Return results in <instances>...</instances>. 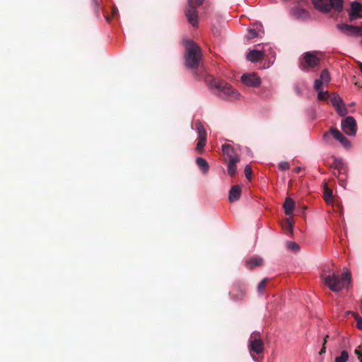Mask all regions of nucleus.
<instances>
[{"mask_svg":"<svg viewBox=\"0 0 362 362\" xmlns=\"http://www.w3.org/2000/svg\"><path fill=\"white\" fill-rule=\"evenodd\" d=\"M92 8H93L95 16L98 19H101L102 16L105 18L107 22H110L111 18L105 14L103 11V6L100 4L98 0H92Z\"/></svg>","mask_w":362,"mask_h":362,"instance_id":"nucleus-17","label":"nucleus"},{"mask_svg":"<svg viewBox=\"0 0 362 362\" xmlns=\"http://www.w3.org/2000/svg\"><path fill=\"white\" fill-rule=\"evenodd\" d=\"M241 82L248 87L258 88L261 83V79L256 74L248 73L241 76Z\"/></svg>","mask_w":362,"mask_h":362,"instance_id":"nucleus-11","label":"nucleus"},{"mask_svg":"<svg viewBox=\"0 0 362 362\" xmlns=\"http://www.w3.org/2000/svg\"><path fill=\"white\" fill-rule=\"evenodd\" d=\"M283 206L285 211V214L288 216H290L292 214L294 210L295 202L291 198L287 197Z\"/></svg>","mask_w":362,"mask_h":362,"instance_id":"nucleus-23","label":"nucleus"},{"mask_svg":"<svg viewBox=\"0 0 362 362\" xmlns=\"http://www.w3.org/2000/svg\"><path fill=\"white\" fill-rule=\"evenodd\" d=\"M192 129H196L198 134V142L196 146V151L200 153L206 145V132L199 121H196L194 124H192Z\"/></svg>","mask_w":362,"mask_h":362,"instance_id":"nucleus-6","label":"nucleus"},{"mask_svg":"<svg viewBox=\"0 0 362 362\" xmlns=\"http://www.w3.org/2000/svg\"><path fill=\"white\" fill-rule=\"evenodd\" d=\"M320 58L317 56L316 52H308L304 53L300 60V67L302 69L308 68H315L320 64Z\"/></svg>","mask_w":362,"mask_h":362,"instance_id":"nucleus-7","label":"nucleus"},{"mask_svg":"<svg viewBox=\"0 0 362 362\" xmlns=\"http://www.w3.org/2000/svg\"><path fill=\"white\" fill-rule=\"evenodd\" d=\"M349 359V354L346 351H342L340 356L335 358V362H346Z\"/></svg>","mask_w":362,"mask_h":362,"instance_id":"nucleus-28","label":"nucleus"},{"mask_svg":"<svg viewBox=\"0 0 362 362\" xmlns=\"http://www.w3.org/2000/svg\"><path fill=\"white\" fill-rule=\"evenodd\" d=\"M358 66H359L360 71H361V73H362V63H361V62H359V64H358Z\"/></svg>","mask_w":362,"mask_h":362,"instance_id":"nucleus-37","label":"nucleus"},{"mask_svg":"<svg viewBox=\"0 0 362 362\" xmlns=\"http://www.w3.org/2000/svg\"><path fill=\"white\" fill-rule=\"evenodd\" d=\"M252 170L249 165H246L245 168V174L247 180H250L252 177Z\"/></svg>","mask_w":362,"mask_h":362,"instance_id":"nucleus-30","label":"nucleus"},{"mask_svg":"<svg viewBox=\"0 0 362 362\" xmlns=\"http://www.w3.org/2000/svg\"><path fill=\"white\" fill-rule=\"evenodd\" d=\"M196 163L198 165V167L202 170L204 174H206L209 171V164L206 162V160L203 158H197Z\"/></svg>","mask_w":362,"mask_h":362,"instance_id":"nucleus-26","label":"nucleus"},{"mask_svg":"<svg viewBox=\"0 0 362 362\" xmlns=\"http://www.w3.org/2000/svg\"><path fill=\"white\" fill-rule=\"evenodd\" d=\"M354 354L357 356L358 359L361 361V359L362 358V352L358 349H356L354 351Z\"/></svg>","mask_w":362,"mask_h":362,"instance_id":"nucleus-35","label":"nucleus"},{"mask_svg":"<svg viewBox=\"0 0 362 362\" xmlns=\"http://www.w3.org/2000/svg\"><path fill=\"white\" fill-rule=\"evenodd\" d=\"M287 245H288V249L293 250V251H297L299 249L298 245L297 243H296L295 242H288Z\"/></svg>","mask_w":362,"mask_h":362,"instance_id":"nucleus-31","label":"nucleus"},{"mask_svg":"<svg viewBox=\"0 0 362 362\" xmlns=\"http://www.w3.org/2000/svg\"><path fill=\"white\" fill-rule=\"evenodd\" d=\"M300 170V167L296 168V170H295V171L297 172V173L299 172Z\"/></svg>","mask_w":362,"mask_h":362,"instance_id":"nucleus-38","label":"nucleus"},{"mask_svg":"<svg viewBox=\"0 0 362 362\" xmlns=\"http://www.w3.org/2000/svg\"><path fill=\"white\" fill-rule=\"evenodd\" d=\"M341 127L344 134L349 136H354L357 132L356 119L352 116H347L341 120Z\"/></svg>","mask_w":362,"mask_h":362,"instance_id":"nucleus-8","label":"nucleus"},{"mask_svg":"<svg viewBox=\"0 0 362 362\" xmlns=\"http://www.w3.org/2000/svg\"><path fill=\"white\" fill-rule=\"evenodd\" d=\"M329 92H317V98L320 100L329 101L334 106L337 112L340 116H345L347 114V109L341 99V98L336 93L332 95L329 94Z\"/></svg>","mask_w":362,"mask_h":362,"instance_id":"nucleus-3","label":"nucleus"},{"mask_svg":"<svg viewBox=\"0 0 362 362\" xmlns=\"http://www.w3.org/2000/svg\"><path fill=\"white\" fill-rule=\"evenodd\" d=\"M112 15L113 17H116L118 15V9L115 7L112 8Z\"/></svg>","mask_w":362,"mask_h":362,"instance_id":"nucleus-36","label":"nucleus"},{"mask_svg":"<svg viewBox=\"0 0 362 362\" xmlns=\"http://www.w3.org/2000/svg\"><path fill=\"white\" fill-rule=\"evenodd\" d=\"M279 167L282 170H286L289 168V163L286 161H282L279 164Z\"/></svg>","mask_w":362,"mask_h":362,"instance_id":"nucleus-33","label":"nucleus"},{"mask_svg":"<svg viewBox=\"0 0 362 362\" xmlns=\"http://www.w3.org/2000/svg\"><path fill=\"white\" fill-rule=\"evenodd\" d=\"M324 197H325V200L326 201V202L329 203V202H332V190L329 189V188L326 187L325 189Z\"/></svg>","mask_w":362,"mask_h":362,"instance_id":"nucleus-29","label":"nucleus"},{"mask_svg":"<svg viewBox=\"0 0 362 362\" xmlns=\"http://www.w3.org/2000/svg\"><path fill=\"white\" fill-rule=\"evenodd\" d=\"M356 326L358 329H362V317L356 318Z\"/></svg>","mask_w":362,"mask_h":362,"instance_id":"nucleus-34","label":"nucleus"},{"mask_svg":"<svg viewBox=\"0 0 362 362\" xmlns=\"http://www.w3.org/2000/svg\"><path fill=\"white\" fill-rule=\"evenodd\" d=\"M325 348H323V349L321 350V353L324 352V351H325Z\"/></svg>","mask_w":362,"mask_h":362,"instance_id":"nucleus-39","label":"nucleus"},{"mask_svg":"<svg viewBox=\"0 0 362 362\" xmlns=\"http://www.w3.org/2000/svg\"><path fill=\"white\" fill-rule=\"evenodd\" d=\"M216 96L225 101L234 102L241 98L240 92H216Z\"/></svg>","mask_w":362,"mask_h":362,"instance_id":"nucleus-15","label":"nucleus"},{"mask_svg":"<svg viewBox=\"0 0 362 362\" xmlns=\"http://www.w3.org/2000/svg\"><path fill=\"white\" fill-rule=\"evenodd\" d=\"M222 151L226 156V160H231V158H239V157L235 154L234 149L229 144H224L222 146Z\"/></svg>","mask_w":362,"mask_h":362,"instance_id":"nucleus-19","label":"nucleus"},{"mask_svg":"<svg viewBox=\"0 0 362 362\" xmlns=\"http://www.w3.org/2000/svg\"><path fill=\"white\" fill-rule=\"evenodd\" d=\"M270 53H272V48L270 47H269L267 49L264 47L263 50L253 49L247 53L246 58L251 62H257L262 60L264 56Z\"/></svg>","mask_w":362,"mask_h":362,"instance_id":"nucleus-10","label":"nucleus"},{"mask_svg":"<svg viewBox=\"0 0 362 362\" xmlns=\"http://www.w3.org/2000/svg\"><path fill=\"white\" fill-rule=\"evenodd\" d=\"M321 277L325 284L334 292L347 288L351 279V273L347 268H344L341 274L332 272L328 274L323 273Z\"/></svg>","mask_w":362,"mask_h":362,"instance_id":"nucleus-1","label":"nucleus"},{"mask_svg":"<svg viewBox=\"0 0 362 362\" xmlns=\"http://www.w3.org/2000/svg\"><path fill=\"white\" fill-rule=\"evenodd\" d=\"M264 34L262 25H257V28H249L247 30V38L253 39L255 37H261Z\"/></svg>","mask_w":362,"mask_h":362,"instance_id":"nucleus-20","label":"nucleus"},{"mask_svg":"<svg viewBox=\"0 0 362 362\" xmlns=\"http://www.w3.org/2000/svg\"><path fill=\"white\" fill-rule=\"evenodd\" d=\"M330 81V76L327 69L322 71L320 78L316 79L314 84V88L316 90H319L323 87H327Z\"/></svg>","mask_w":362,"mask_h":362,"instance_id":"nucleus-14","label":"nucleus"},{"mask_svg":"<svg viewBox=\"0 0 362 362\" xmlns=\"http://www.w3.org/2000/svg\"><path fill=\"white\" fill-rule=\"evenodd\" d=\"M283 227H284V230H286L288 232H292L293 228V223L292 219L291 218H286V220L283 224Z\"/></svg>","mask_w":362,"mask_h":362,"instance_id":"nucleus-27","label":"nucleus"},{"mask_svg":"<svg viewBox=\"0 0 362 362\" xmlns=\"http://www.w3.org/2000/svg\"><path fill=\"white\" fill-rule=\"evenodd\" d=\"M349 17L351 21L358 18H362V4L354 1L351 4V10L349 12Z\"/></svg>","mask_w":362,"mask_h":362,"instance_id":"nucleus-16","label":"nucleus"},{"mask_svg":"<svg viewBox=\"0 0 362 362\" xmlns=\"http://www.w3.org/2000/svg\"><path fill=\"white\" fill-rule=\"evenodd\" d=\"M329 134H332L334 138L345 148L349 149L351 147L350 141L337 129H330L329 132H326L324 134V139H327Z\"/></svg>","mask_w":362,"mask_h":362,"instance_id":"nucleus-9","label":"nucleus"},{"mask_svg":"<svg viewBox=\"0 0 362 362\" xmlns=\"http://www.w3.org/2000/svg\"><path fill=\"white\" fill-rule=\"evenodd\" d=\"M241 195V188L240 185L232 186L228 195V200L230 202H237Z\"/></svg>","mask_w":362,"mask_h":362,"instance_id":"nucleus-18","label":"nucleus"},{"mask_svg":"<svg viewBox=\"0 0 362 362\" xmlns=\"http://www.w3.org/2000/svg\"><path fill=\"white\" fill-rule=\"evenodd\" d=\"M206 82L209 85L210 88H216L219 90H229L228 83L223 81L215 78L212 76H208L206 78Z\"/></svg>","mask_w":362,"mask_h":362,"instance_id":"nucleus-12","label":"nucleus"},{"mask_svg":"<svg viewBox=\"0 0 362 362\" xmlns=\"http://www.w3.org/2000/svg\"><path fill=\"white\" fill-rule=\"evenodd\" d=\"M313 3L316 8L323 13H328V0H313Z\"/></svg>","mask_w":362,"mask_h":362,"instance_id":"nucleus-22","label":"nucleus"},{"mask_svg":"<svg viewBox=\"0 0 362 362\" xmlns=\"http://www.w3.org/2000/svg\"><path fill=\"white\" fill-rule=\"evenodd\" d=\"M361 362H362V358L361 359Z\"/></svg>","mask_w":362,"mask_h":362,"instance_id":"nucleus-40","label":"nucleus"},{"mask_svg":"<svg viewBox=\"0 0 362 362\" xmlns=\"http://www.w3.org/2000/svg\"><path fill=\"white\" fill-rule=\"evenodd\" d=\"M204 0H188L185 9V16L188 22L194 27L198 25V11L197 8L201 6Z\"/></svg>","mask_w":362,"mask_h":362,"instance_id":"nucleus-5","label":"nucleus"},{"mask_svg":"<svg viewBox=\"0 0 362 362\" xmlns=\"http://www.w3.org/2000/svg\"><path fill=\"white\" fill-rule=\"evenodd\" d=\"M239 158H231V160H228L227 171L230 175L233 176L235 175L237 170L236 163L239 162Z\"/></svg>","mask_w":362,"mask_h":362,"instance_id":"nucleus-25","label":"nucleus"},{"mask_svg":"<svg viewBox=\"0 0 362 362\" xmlns=\"http://www.w3.org/2000/svg\"><path fill=\"white\" fill-rule=\"evenodd\" d=\"M266 284H267V279H264L262 280V281L259 283V284H258V287H257V289H258V291H259V293H262V292L264 291V288H265V286H266Z\"/></svg>","mask_w":362,"mask_h":362,"instance_id":"nucleus-32","label":"nucleus"},{"mask_svg":"<svg viewBox=\"0 0 362 362\" xmlns=\"http://www.w3.org/2000/svg\"><path fill=\"white\" fill-rule=\"evenodd\" d=\"M263 259L260 257H253L245 262L248 268H253L262 265Z\"/></svg>","mask_w":362,"mask_h":362,"instance_id":"nucleus-24","label":"nucleus"},{"mask_svg":"<svg viewBox=\"0 0 362 362\" xmlns=\"http://www.w3.org/2000/svg\"><path fill=\"white\" fill-rule=\"evenodd\" d=\"M337 28L341 31L354 36L362 35V26H355L345 23L338 24Z\"/></svg>","mask_w":362,"mask_h":362,"instance_id":"nucleus-13","label":"nucleus"},{"mask_svg":"<svg viewBox=\"0 0 362 362\" xmlns=\"http://www.w3.org/2000/svg\"><path fill=\"white\" fill-rule=\"evenodd\" d=\"M248 350L255 361H257L254 354H259L264 351V344L260 338V334L258 332H253L248 340Z\"/></svg>","mask_w":362,"mask_h":362,"instance_id":"nucleus-4","label":"nucleus"},{"mask_svg":"<svg viewBox=\"0 0 362 362\" xmlns=\"http://www.w3.org/2000/svg\"><path fill=\"white\" fill-rule=\"evenodd\" d=\"M344 0H328L329 12L334 9L335 11L340 13L343 10Z\"/></svg>","mask_w":362,"mask_h":362,"instance_id":"nucleus-21","label":"nucleus"},{"mask_svg":"<svg viewBox=\"0 0 362 362\" xmlns=\"http://www.w3.org/2000/svg\"><path fill=\"white\" fill-rule=\"evenodd\" d=\"M361 44H362V40H361Z\"/></svg>","mask_w":362,"mask_h":362,"instance_id":"nucleus-41","label":"nucleus"},{"mask_svg":"<svg viewBox=\"0 0 362 362\" xmlns=\"http://www.w3.org/2000/svg\"><path fill=\"white\" fill-rule=\"evenodd\" d=\"M185 47V65L188 69H195L199 66L202 59V50L199 46L192 40L184 41Z\"/></svg>","mask_w":362,"mask_h":362,"instance_id":"nucleus-2","label":"nucleus"}]
</instances>
